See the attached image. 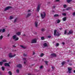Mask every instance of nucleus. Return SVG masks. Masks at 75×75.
I'll use <instances>...</instances> for the list:
<instances>
[{"instance_id":"obj_58","label":"nucleus","mask_w":75,"mask_h":75,"mask_svg":"<svg viewBox=\"0 0 75 75\" xmlns=\"http://www.w3.org/2000/svg\"><path fill=\"white\" fill-rule=\"evenodd\" d=\"M9 36H10V34H8L7 36L9 37Z\"/></svg>"},{"instance_id":"obj_8","label":"nucleus","mask_w":75,"mask_h":75,"mask_svg":"<svg viewBox=\"0 0 75 75\" xmlns=\"http://www.w3.org/2000/svg\"><path fill=\"white\" fill-rule=\"evenodd\" d=\"M36 42H37V41H36V39H34L32 40V41L31 42V43H32V44L36 43Z\"/></svg>"},{"instance_id":"obj_34","label":"nucleus","mask_w":75,"mask_h":75,"mask_svg":"<svg viewBox=\"0 0 75 75\" xmlns=\"http://www.w3.org/2000/svg\"><path fill=\"white\" fill-rule=\"evenodd\" d=\"M67 33V30H65L64 31V34H66Z\"/></svg>"},{"instance_id":"obj_61","label":"nucleus","mask_w":75,"mask_h":75,"mask_svg":"<svg viewBox=\"0 0 75 75\" xmlns=\"http://www.w3.org/2000/svg\"><path fill=\"white\" fill-rule=\"evenodd\" d=\"M69 61H70L69 59L67 60V62H69Z\"/></svg>"},{"instance_id":"obj_57","label":"nucleus","mask_w":75,"mask_h":75,"mask_svg":"<svg viewBox=\"0 0 75 75\" xmlns=\"http://www.w3.org/2000/svg\"><path fill=\"white\" fill-rule=\"evenodd\" d=\"M23 36H24V37H25V34L23 35Z\"/></svg>"},{"instance_id":"obj_45","label":"nucleus","mask_w":75,"mask_h":75,"mask_svg":"<svg viewBox=\"0 0 75 75\" xmlns=\"http://www.w3.org/2000/svg\"><path fill=\"white\" fill-rule=\"evenodd\" d=\"M29 12H31V10H29L28 11V13H29Z\"/></svg>"},{"instance_id":"obj_6","label":"nucleus","mask_w":75,"mask_h":75,"mask_svg":"<svg viewBox=\"0 0 75 75\" xmlns=\"http://www.w3.org/2000/svg\"><path fill=\"white\" fill-rule=\"evenodd\" d=\"M68 69L69 73V74H71V71H72V68L71 67H68Z\"/></svg>"},{"instance_id":"obj_38","label":"nucleus","mask_w":75,"mask_h":75,"mask_svg":"<svg viewBox=\"0 0 75 75\" xmlns=\"http://www.w3.org/2000/svg\"><path fill=\"white\" fill-rule=\"evenodd\" d=\"M66 15H67V14H66V13H62V15H63V16H66Z\"/></svg>"},{"instance_id":"obj_28","label":"nucleus","mask_w":75,"mask_h":75,"mask_svg":"<svg viewBox=\"0 0 75 75\" xmlns=\"http://www.w3.org/2000/svg\"><path fill=\"white\" fill-rule=\"evenodd\" d=\"M3 62H0V65H1V66H2V65H3Z\"/></svg>"},{"instance_id":"obj_23","label":"nucleus","mask_w":75,"mask_h":75,"mask_svg":"<svg viewBox=\"0 0 75 75\" xmlns=\"http://www.w3.org/2000/svg\"><path fill=\"white\" fill-rule=\"evenodd\" d=\"M14 18V17L13 16H11L10 17L9 19L10 20H12V19H13Z\"/></svg>"},{"instance_id":"obj_15","label":"nucleus","mask_w":75,"mask_h":75,"mask_svg":"<svg viewBox=\"0 0 75 75\" xmlns=\"http://www.w3.org/2000/svg\"><path fill=\"white\" fill-rule=\"evenodd\" d=\"M9 58H13V55H12V54L10 53L9 54Z\"/></svg>"},{"instance_id":"obj_43","label":"nucleus","mask_w":75,"mask_h":75,"mask_svg":"<svg viewBox=\"0 0 75 75\" xmlns=\"http://www.w3.org/2000/svg\"><path fill=\"white\" fill-rule=\"evenodd\" d=\"M56 2H59V0H55V1Z\"/></svg>"},{"instance_id":"obj_13","label":"nucleus","mask_w":75,"mask_h":75,"mask_svg":"<svg viewBox=\"0 0 75 75\" xmlns=\"http://www.w3.org/2000/svg\"><path fill=\"white\" fill-rule=\"evenodd\" d=\"M17 67L18 68H21L22 67V65L21 64H19L17 65Z\"/></svg>"},{"instance_id":"obj_47","label":"nucleus","mask_w":75,"mask_h":75,"mask_svg":"<svg viewBox=\"0 0 75 75\" xmlns=\"http://www.w3.org/2000/svg\"><path fill=\"white\" fill-rule=\"evenodd\" d=\"M51 3V2H47V4H50Z\"/></svg>"},{"instance_id":"obj_49","label":"nucleus","mask_w":75,"mask_h":75,"mask_svg":"<svg viewBox=\"0 0 75 75\" xmlns=\"http://www.w3.org/2000/svg\"><path fill=\"white\" fill-rule=\"evenodd\" d=\"M52 69H54V68H55V67H52Z\"/></svg>"},{"instance_id":"obj_48","label":"nucleus","mask_w":75,"mask_h":75,"mask_svg":"<svg viewBox=\"0 0 75 75\" xmlns=\"http://www.w3.org/2000/svg\"><path fill=\"white\" fill-rule=\"evenodd\" d=\"M16 54H14V55H12V57H15V56H16Z\"/></svg>"},{"instance_id":"obj_2","label":"nucleus","mask_w":75,"mask_h":75,"mask_svg":"<svg viewBox=\"0 0 75 75\" xmlns=\"http://www.w3.org/2000/svg\"><path fill=\"white\" fill-rule=\"evenodd\" d=\"M41 17L42 18V19H44L45 17V16H46V14H45V13L44 12H42L40 13Z\"/></svg>"},{"instance_id":"obj_46","label":"nucleus","mask_w":75,"mask_h":75,"mask_svg":"<svg viewBox=\"0 0 75 75\" xmlns=\"http://www.w3.org/2000/svg\"><path fill=\"white\" fill-rule=\"evenodd\" d=\"M73 16H75V12H74L73 13Z\"/></svg>"},{"instance_id":"obj_64","label":"nucleus","mask_w":75,"mask_h":75,"mask_svg":"<svg viewBox=\"0 0 75 75\" xmlns=\"http://www.w3.org/2000/svg\"><path fill=\"white\" fill-rule=\"evenodd\" d=\"M74 73H75V70L74 71Z\"/></svg>"},{"instance_id":"obj_11","label":"nucleus","mask_w":75,"mask_h":75,"mask_svg":"<svg viewBox=\"0 0 75 75\" xmlns=\"http://www.w3.org/2000/svg\"><path fill=\"white\" fill-rule=\"evenodd\" d=\"M31 13H28L27 14V16H26V18H28V17H29L31 16Z\"/></svg>"},{"instance_id":"obj_25","label":"nucleus","mask_w":75,"mask_h":75,"mask_svg":"<svg viewBox=\"0 0 75 75\" xmlns=\"http://www.w3.org/2000/svg\"><path fill=\"white\" fill-rule=\"evenodd\" d=\"M1 69H2L3 71H4L5 68H4V67H1Z\"/></svg>"},{"instance_id":"obj_59","label":"nucleus","mask_w":75,"mask_h":75,"mask_svg":"<svg viewBox=\"0 0 75 75\" xmlns=\"http://www.w3.org/2000/svg\"><path fill=\"white\" fill-rule=\"evenodd\" d=\"M50 69H49L48 70V72H50Z\"/></svg>"},{"instance_id":"obj_35","label":"nucleus","mask_w":75,"mask_h":75,"mask_svg":"<svg viewBox=\"0 0 75 75\" xmlns=\"http://www.w3.org/2000/svg\"><path fill=\"white\" fill-rule=\"evenodd\" d=\"M59 43H57L55 46H56V47H58V46H59Z\"/></svg>"},{"instance_id":"obj_10","label":"nucleus","mask_w":75,"mask_h":75,"mask_svg":"<svg viewBox=\"0 0 75 75\" xmlns=\"http://www.w3.org/2000/svg\"><path fill=\"white\" fill-rule=\"evenodd\" d=\"M4 66L5 67H10V65L8 63H4Z\"/></svg>"},{"instance_id":"obj_32","label":"nucleus","mask_w":75,"mask_h":75,"mask_svg":"<svg viewBox=\"0 0 75 75\" xmlns=\"http://www.w3.org/2000/svg\"><path fill=\"white\" fill-rule=\"evenodd\" d=\"M2 33H4V32H5V31H6V30H5V29H3L2 30Z\"/></svg>"},{"instance_id":"obj_37","label":"nucleus","mask_w":75,"mask_h":75,"mask_svg":"<svg viewBox=\"0 0 75 75\" xmlns=\"http://www.w3.org/2000/svg\"><path fill=\"white\" fill-rule=\"evenodd\" d=\"M2 62H6V59L3 60H2Z\"/></svg>"},{"instance_id":"obj_30","label":"nucleus","mask_w":75,"mask_h":75,"mask_svg":"<svg viewBox=\"0 0 75 75\" xmlns=\"http://www.w3.org/2000/svg\"><path fill=\"white\" fill-rule=\"evenodd\" d=\"M61 64L62 65H63L64 64H65V62H62L61 63Z\"/></svg>"},{"instance_id":"obj_55","label":"nucleus","mask_w":75,"mask_h":75,"mask_svg":"<svg viewBox=\"0 0 75 75\" xmlns=\"http://www.w3.org/2000/svg\"><path fill=\"white\" fill-rule=\"evenodd\" d=\"M35 54V52H33V55H34Z\"/></svg>"},{"instance_id":"obj_33","label":"nucleus","mask_w":75,"mask_h":75,"mask_svg":"<svg viewBox=\"0 0 75 75\" xmlns=\"http://www.w3.org/2000/svg\"><path fill=\"white\" fill-rule=\"evenodd\" d=\"M8 72L10 75H12V73H11V71H9Z\"/></svg>"},{"instance_id":"obj_63","label":"nucleus","mask_w":75,"mask_h":75,"mask_svg":"<svg viewBox=\"0 0 75 75\" xmlns=\"http://www.w3.org/2000/svg\"><path fill=\"white\" fill-rule=\"evenodd\" d=\"M69 52H72L71 51V50H69Z\"/></svg>"},{"instance_id":"obj_52","label":"nucleus","mask_w":75,"mask_h":75,"mask_svg":"<svg viewBox=\"0 0 75 75\" xmlns=\"http://www.w3.org/2000/svg\"><path fill=\"white\" fill-rule=\"evenodd\" d=\"M2 31V29H0V33H1Z\"/></svg>"},{"instance_id":"obj_29","label":"nucleus","mask_w":75,"mask_h":75,"mask_svg":"<svg viewBox=\"0 0 75 75\" xmlns=\"http://www.w3.org/2000/svg\"><path fill=\"white\" fill-rule=\"evenodd\" d=\"M17 18H16L15 19L14 21V23H16V22L17 21Z\"/></svg>"},{"instance_id":"obj_1","label":"nucleus","mask_w":75,"mask_h":75,"mask_svg":"<svg viewBox=\"0 0 75 75\" xmlns=\"http://www.w3.org/2000/svg\"><path fill=\"white\" fill-rule=\"evenodd\" d=\"M57 30H54V36H57V37H59L60 36V34H61V33H59L58 32H57Z\"/></svg>"},{"instance_id":"obj_44","label":"nucleus","mask_w":75,"mask_h":75,"mask_svg":"<svg viewBox=\"0 0 75 75\" xmlns=\"http://www.w3.org/2000/svg\"><path fill=\"white\" fill-rule=\"evenodd\" d=\"M51 37V36H48V38H50Z\"/></svg>"},{"instance_id":"obj_26","label":"nucleus","mask_w":75,"mask_h":75,"mask_svg":"<svg viewBox=\"0 0 75 75\" xmlns=\"http://www.w3.org/2000/svg\"><path fill=\"white\" fill-rule=\"evenodd\" d=\"M71 1H72V0H67V1L68 3H70Z\"/></svg>"},{"instance_id":"obj_50","label":"nucleus","mask_w":75,"mask_h":75,"mask_svg":"<svg viewBox=\"0 0 75 75\" xmlns=\"http://www.w3.org/2000/svg\"><path fill=\"white\" fill-rule=\"evenodd\" d=\"M59 29L60 30H61L62 29V28H59Z\"/></svg>"},{"instance_id":"obj_62","label":"nucleus","mask_w":75,"mask_h":75,"mask_svg":"<svg viewBox=\"0 0 75 75\" xmlns=\"http://www.w3.org/2000/svg\"><path fill=\"white\" fill-rule=\"evenodd\" d=\"M34 65H35V64H32V66H34Z\"/></svg>"},{"instance_id":"obj_18","label":"nucleus","mask_w":75,"mask_h":75,"mask_svg":"<svg viewBox=\"0 0 75 75\" xmlns=\"http://www.w3.org/2000/svg\"><path fill=\"white\" fill-rule=\"evenodd\" d=\"M66 20H67V17H65L63 18V21H65Z\"/></svg>"},{"instance_id":"obj_31","label":"nucleus","mask_w":75,"mask_h":75,"mask_svg":"<svg viewBox=\"0 0 75 75\" xmlns=\"http://www.w3.org/2000/svg\"><path fill=\"white\" fill-rule=\"evenodd\" d=\"M45 38H44V37H41V40H45Z\"/></svg>"},{"instance_id":"obj_7","label":"nucleus","mask_w":75,"mask_h":75,"mask_svg":"<svg viewBox=\"0 0 75 75\" xmlns=\"http://www.w3.org/2000/svg\"><path fill=\"white\" fill-rule=\"evenodd\" d=\"M51 57L53 58V57H57V54L55 53H53L51 54Z\"/></svg>"},{"instance_id":"obj_40","label":"nucleus","mask_w":75,"mask_h":75,"mask_svg":"<svg viewBox=\"0 0 75 75\" xmlns=\"http://www.w3.org/2000/svg\"><path fill=\"white\" fill-rule=\"evenodd\" d=\"M42 68H43V66H41L40 67V69H42Z\"/></svg>"},{"instance_id":"obj_21","label":"nucleus","mask_w":75,"mask_h":75,"mask_svg":"<svg viewBox=\"0 0 75 75\" xmlns=\"http://www.w3.org/2000/svg\"><path fill=\"white\" fill-rule=\"evenodd\" d=\"M58 16H59V15L57 14H55V15L54 16V17H58Z\"/></svg>"},{"instance_id":"obj_24","label":"nucleus","mask_w":75,"mask_h":75,"mask_svg":"<svg viewBox=\"0 0 75 75\" xmlns=\"http://www.w3.org/2000/svg\"><path fill=\"white\" fill-rule=\"evenodd\" d=\"M44 55V54L43 53H41L40 54V57H43Z\"/></svg>"},{"instance_id":"obj_39","label":"nucleus","mask_w":75,"mask_h":75,"mask_svg":"<svg viewBox=\"0 0 75 75\" xmlns=\"http://www.w3.org/2000/svg\"><path fill=\"white\" fill-rule=\"evenodd\" d=\"M19 71H20V70L18 69L16 70V72L17 73H19Z\"/></svg>"},{"instance_id":"obj_3","label":"nucleus","mask_w":75,"mask_h":75,"mask_svg":"<svg viewBox=\"0 0 75 75\" xmlns=\"http://www.w3.org/2000/svg\"><path fill=\"white\" fill-rule=\"evenodd\" d=\"M17 35H15L13 36L12 38L13 40H15V41H17V40H18V38L16 37Z\"/></svg>"},{"instance_id":"obj_17","label":"nucleus","mask_w":75,"mask_h":75,"mask_svg":"<svg viewBox=\"0 0 75 75\" xmlns=\"http://www.w3.org/2000/svg\"><path fill=\"white\" fill-rule=\"evenodd\" d=\"M43 46L45 47H47V43H45L43 44Z\"/></svg>"},{"instance_id":"obj_20","label":"nucleus","mask_w":75,"mask_h":75,"mask_svg":"<svg viewBox=\"0 0 75 75\" xmlns=\"http://www.w3.org/2000/svg\"><path fill=\"white\" fill-rule=\"evenodd\" d=\"M56 21H57V23H59L60 22H61V21L59 19H58Z\"/></svg>"},{"instance_id":"obj_12","label":"nucleus","mask_w":75,"mask_h":75,"mask_svg":"<svg viewBox=\"0 0 75 75\" xmlns=\"http://www.w3.org/2000/svg\"><path fill=\"white\" fill-rule=\"evenodd\" d=\"M38 22L36 21L35 22V27H37V26H38Z\"/></svg>"},{"instance_id":"obj_22","label":"nucleus","mask_w":75,"mask_h":75,"mask_svg":"<svg viewBox=\"0 0 75 75\" xmlns=\"http://www.w3.org/2000/svg\"><path fill=\"white\" fill-rule=\"evenodd\" d=\"M45 31V29H44V28H42L41 29V31H42V32H44Z\"/></svg>"},{"instance_id":"obj_60","label":"nucleus","mask_w":75,"mask_h":75,"mask_svg":"<svg viewBox=\"0 0 75 75\" xmlns=\"http://www.w3.org/2000/svg\"><path fill=\"white\" fill-rule=\"evenodd\" d=\"M26 63V62H24V64H25Z\"/></svg>"},{"instance_id":"obj_14","label":"nucleus","mask_w":75,"mask_h":75,"mask_svg":"<svg viewBox=\"0 0 75 75\" xmlns=\"http://www.w3.org/2000/svg\"><path fill=\"white\" fill-rule=\"evenodd\" d=\"M16 34L20 36L21 35V32H18L16 33Z\"/></svg>"},{"instance_id":"obj_53","label":"nucleus","mask_w":75,"mask_h":75,"mask_svg":"<svg viewBox=\"0 0 75 75\" xmlns=\"http://www.w3.org/2000/svg\"><path fill=\"white\" fill-rule=\"evenodd\" d=\"M69 65H72V64L71 63L69 64Z\"/></svg>"},{"instance_id":"obj_27","label":"nucleus","mask_w":75,"mask_h":75,"mask_svg":"<svg viewBox=\"0 0 75 75\" xmlns=\"http://www.w3.org/2000/svg\"><path fill=\"white\" fill-rule=\"evenodd\" d=\"M3 38V35H1L0 36V40H2Z\"/></svg>"},{"instance_id":"obj_5","label":"nucleus","mask_w":75,"mask_h":75,"mask_svg":"<svg viewBox=\"0 0 75 75\" xmlns=\"http://www.w3.org/2000/svg\"><path fill=\"white\" fill-rule=\"evenodd\" d=\"M40 7H41V5L40 4H39L38 5L37 7V11L38 12H39L40 10Z\"/></svg>"},{"instance_id":"obj_4","label":"nucleus","mask_w":75,"mask_h":75,"mask_svg":"<svg viewBox=\"0 0 75 75\" xmlns=\"http://www.w3.org/2000/svg\"><path fill=\"white\" fill-rule=\"evenodd\" d=\"M11 8H13V7L11 6H7L5 8L4 11H6V10H9V9H10Z\"/></svg>"},{"instance_id":"obj_56","label":"nucleus","mask_w":75,"mask_h":75,"mask_svg":"<svg viewBox=\"0 0 75 75\" xmlns=\"http://www.w3.org/2000/svg\"><path fill=\"white\" fill-rule=\"evenodd\" d=\"M52 13H54L55 12V11L54 10H52Z\"/></svg>"},{"instance_id":"obj_16","label":"nucleus","mask_w":75,"mask_h":75,"mask_svg":"<svg viewBox=\"0 0 75 75\" xmlns=\"http://www.w3.org/2000/svg\"><path fill=\"white\" fill-rule=\"evenodd\" d=\"M20 47H21V48H23V49H26V47L23 46V45H21Z\"/></svg>"},{"instance_id":"obj_9","label":"nucleus","mask_w":75,"mask_h":75,"mask_svg":"<svg viewBox=\"0 0 75 75\" xmlns=\"http://www.w3.org/2000/svg\"><path fill=\"white\" fill-rule=\"evenodd\" d=\"M73 34V31L71 30L69 31L68 33H67V35H70V34Z\"/></svg>"},{"instance_id":"obj_51","label":"nucleus","mask_w":75,"mask_h":75,"mask_svg":"<svg viewBox=\"0 0 75 75\" xmlns=\"http://www.w3.org/2000/svg\"><path fill=\"white\" fill-rule=\"evenodd\" d=\"M62 44H63V45H65V43L64 42H63L62 43Z\"/></svg>"},{"instance_id":"obj_54","label":"nucleus","mask_w":75,"mask_h":75,"mask_svg":"<svg viewBox=\"0 0 75 75\" xmlns=\"http://www.w3.org/2000/svg\"><path fill=\"white\" fill-rule=\"evenodd\" d=\"M13 47H16V46L14 45L13 46Z\"/></svg>"},{"instance_id":"obj_42","label":"nucleus","mask_w":75,"mask_h":75,"mask_svg":"<svg viewBox=\"0 0 75 75\" xmlns=\"http://www.w3.org/2000/svg\"><path fill=\"white\" fill-rule=\"evenodd\" d=\"M27 54H23V56H24L25 57H27Z\"/></svg>"},{"instance_id":"obj_36","label":"nucleus","mask_w":75,"mask_h":75,"mask_svg":"<svg viewBox=\"0 0 75 75\" xmlns=\"http://www.w3.org/2000/svg\"><path fill=\"white\" fill-rule=\"evenodd\" d=\"M45 63L46 65H48L47 64H48V61H45Z\"/></svg>"},{"instance_id":"obj_19","label":"nucleus","mask_w":75,"mask_h":75,"mask_svg":"<svg viewBox=\"0 0 75 75\" xmlns=\"http://www.w3.org/2000/svg\"><path fill=\"white\" fill-rule=\"evenodd\" d=\"M72 9V8L71 7H68L66 9V10L68 11V10H71V9Z\"/></svg>"},{"instance_id":"obj_41","label":"nucleus","mask_w":75,"mask_h":75,"mask_svg":"<svg viewBox=\"0 0 75 75\" xmlns=\"http://www.w3.org/2000/svg\"><path fill=\"white\" fill-rule=\"evenodd\" d=\"M63 7L64 8H66V7H67V5L66 4H64L63 6Z\"/></svg>"}]
</instances>
